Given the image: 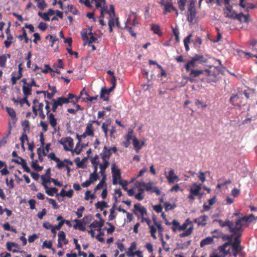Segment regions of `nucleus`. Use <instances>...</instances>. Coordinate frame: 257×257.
<instances>
[{"instance_id":"1","label":"nucleus","mask_w":257,"mask_h":257,"mask_svg":"<svg viewBox=\"0 0 257 257\" xmlns=\"http://www.w3.org/2000/svg\"><path fill=\"white\" fill-rule=\"evenodd\" d=\"M210 70L205 69V74L207 76L208 82H216L220 78V74H224V67L215 66Z\"/></svg>"},{"instance_id":"2","label":"nucleus","mask_w":257,"mask_h":257,"mask_svg":"<svg viewBox=\"0 0 257 257\" xmlns=\"http://www.w3.org/2000/svg\"><path fill=\"white\" fill-rule=\"evenodd\" d=\"M217 221L221 227L227 226L229 232L233 234L237 233V232L238 233V232L243 229L241 228L240 226H238V224L236 225L237 220L236 218L234 220L226 219L225 221H223L221 219H219L217 220Z\"/></svg>"},{"instance_id":"3","label":"nucleus","mask_w":257,"mask_h":257,"mask_svg":"<svg viewBox=\"0 0 257 257\" xmlns=\"http://www.w3.org/2000/svg\"><path fill=\"white\" fill-rule=\"evenodd\" d=\"M244 229L240 230L238 233H234L235 235L234 241L230 244L231 245V249L232 251V255L236 257L238 253L242 249V247L240 245V237L242 234Z\"/></svg>"},{"instance_id":"4","label":"nucleus","mask_w":257,"mask_h":257,"mask_svg":"<svg viewBox=\"0 0 257 257\" xmlns=\"http://www.w3.org/2000/svg\"><path fill=\"white\" fill-rule=\"evenodd\" d=\"M234 216L236 217L237 220L236 225L238 224V226H240L241 228H243L242 222L250 223L255 219V217L252 213L248 215L242 216L240 212H236L233 214L231 218H233Z\"/></svg>"},{"instance_id":"5","label":"nucleus","mask_w":257,"mask_h":257,"mask_svg":"<svg viewBox=\"0 0 257 257\" xmlns=\"http://www.w3.org/2000/svg\"><path fill=\"white\" fill-rule=\"evenodd\" d=\"M187 10L188 11L186 14L187 20L189 22L192 23L196 18L197 14L195 1L194 0H190Z\"/></svg>"},{"instance_id":"6","label":"nucleus","mask_w":257,"mask_h":257,"mask_svg":"<svg viewBox=\"0 0 257 257\" xmlns=\"http://www.w3.org/2000/svg\"><path fill=\"white\" fill-rule=\"evenodd\" d=\"M44 101L46 103L45 108L47 111L46 114L49 123L53 127H55L57 124V119L55 117V115L53 113H50V102L46 99Z\"/></svg>"},{"instance_id":"7","label":"nucleus","mask_w":257,"mask_h":257,"mask_svg":"<svg viewBox=\"0 0 257 257\" xmlns=\"http://www.w3.org/2000/svg\"><path fill=\"white\" fill-rule=\"evenodd\" d=\"M201 189V185H197L196 183H193L189 189V194L188 198L193 201L195 199V196L201 195L200 190Z\"/></svg>"},{"instance_id":"8","label":"nucleus","mask_w":257,"mask_h":257,"mask_svg":"<svg viewBox=\"0 0 257 257\" xmlns=\"http://www.w3.org/2000/svg\"><path fill=\"white\" fill-rule=\"evenodd\" d=\"M58 142L63 146L64 149L66 151H71L72 148L73 147V139L70 137L62 138L58 141Z\"/></svg>"},{"instance_id":"9","label":"nucleus","mask_w":257,"mask_h":257,"mask_svg":"<svg viewBox=\"0 0 257 257\" xmlns=\"http://www.w3.org/2000/svg\"><path fill=\"white\" fill-rule=\"evenodd\" d=\"M166 178L169 184H172L175 182H178L179 181V178L175 174L174 170L171 169L166 175Z\"/></svg>"},{"instance_id":"10","label":"nucleus","mask_w":257,"mask_h":257,"mask_svg":"<svg viewBox=\"0 0 257 257\" xmlns=\"http://www.w3.org/2000/svg\"><path fill=\"white\" fill-rule=\"evenodd\" d=\"M135 215L138 216V212H140L142 217H144L147 213L146 208L144 206H141L140 204H136L134 205V209L133 210Z\"/></svg>"},{"instance_id":"11","label":"nucleus","mask_w":257,"mask_h":257,"mask_svg":"<svg viewBox=\"0 0 257 257\" xmlns=\"http://www.w3.org/2000/svg\"><path fill=\"white\" fill-rule=\"evenodd\" d=\"M112 155L110 150H109L106 146H104L103 148V152L100 154L101 158L103 162H108V159Z\"/></svg>"},{"instance_id":"12","label":"nucleus","mask_w":257,"mask_h":257,"mask_svg":"<svg viewBox=\"0 0 257 257\" xmlns=\"http://www.w3.org/2000/svg\"><path fill=\"white\" fill-rule=\"evenodd\" d=\"M48 88L49 89L52 90V93H50L47 91H44V92H42V93H43L45 97H47L48 99H53V96L55 94V93L57 92L56 88L54 86H51L50 85H48Z\"/></svg>"},{"instance_id":"13","label":"nucleus","mask_w":257,"mask_h":257,"mask_svg":"<svg viewBox=\"0 0 257 257\" xmlns=\"http://www.w3.org/2000/svg\"><path fill=\"white\" fill-rule=\"evenodd\" d=\"M139 23L136 21V19H135L133 20V23L132 24V26H130L127 25V23L125 24V29H126L127 31L130 33V34L134 37H136V34L135 33V27L138 25Z\"/></svg>"},{"instance_id":"14","label":"nucleus","mask_w":257,"mask_h":257,"mask_svg":"<svg viewBox=\"0 0 257 257\" xmlns=\"http://www.w3.org/2000/svg\"><path fill=\"white\" fill-rule=\"evenodd\" d=\"M207 218L208 216L206 215L200 216L198 218L194 219L193 221L194 223H197L198 226H204L206 225V221Z\"/></svg>"},{"instance_id":"15","label":"nucleus","mask_w":257,"mask_h":257,"mask_svg":"<svg viewBox=\"0 0 257 257\" xmlns=\"http://www.w3.org/2000/svg\"><path fill=\"white\" fill-rule=\"evenodd\" d=\"M230 0H216V3L217 6H221L222 4H224L225 6V9L228 12H231V10L232 9V6L229 5Z\"/></svg>"},{"instance_id":"16","label":"nucleus","mask_w":257,"mask_h":257,"mask_svg":"<svg viewBox=\"0 0 257 257\" xmlns=\"http://www.w3.org/2000/svg\"><path fill=\"white\" fill-rule=\"evenodd\" d=\"M238 18L236 20L239 21L240 23H248L249 21V15H244L243 13L240 12L237 14Z\"/></svg>"},{"instance_id":"17","label":"nucleus","mask_w":257,"mask_h":257,"mask_svg":"<svg viewBox=\"0 0 257 257\" xmlns=\"http://www.w3.org/2000/svg\"><path fill=\"white\" fill-rule=\"evenodd\" d=\"M113 89H110V87L108 89H105V88H102L100 94V97L104 101H108L109 100L108 96L105 97V94H109V93L112 91Z\"/></svg>"},{"instance_id":"18","label":"nucleus","mask_w":257,"mask_h":257,"mask_svg":"<svg viewBox=\"0 0 257 257\" xmlns=\"http://www.w3.org/2000/svg\"><path fill=\"white\" fill-rule=\"evenodd\" d=\"M196 62L197 61L194 60L193 57H192L190 61H188L185 65L186 71H189L190 70L195 68L196 66Z\"/></svg>"},{"instance_id":"19","label":"nucleus","mask_w":257,"mask_h":257,"mask_svg":"<svg viewBox=\"0 0 257 257\" xmlns=\"http://www.w3.org/2000/svg\"><path fill=\"white\" fill-rule=\"evenodd\" d=\"M111 173H112V176H115L116 177L118 178V179H121V172L119 169L116 167L115 164L114 163L111 166Z\"/></svg>"},{"instance_id":"20","label":"nucleus","mask_w":257,"mask_h":257,"mask_svg":"<svg viewBox=\"0 0 257 257\" xmlns=\"http://www.w3.org/2000/svg\"><path fill=\"white\" fill-rule=\"evenodd\" d=\"M189 76L190 77H196L201 74H205V70H195L194 69L190 70Z\"/></svg>"},{"instance_id":"21","label":"nucleus","mask_w":257,"mask_h":257,"mask_svg":"<svg viewBox=\"0 0 257 257\" xmlns=\"http://www.w3.org/2000/svg\"><path fill=\"white\" fill-rule=\"evenodd\" d=\"M214 237H215V236H213L212 237H207L202 240L200 243V247H203L205 245L212 243L213 242Z\"/></svg>"},{"instance_id":"22","label":"nucleus","mask_w":257,"mask_h":257,"mask_svg":"<svg viewBox=\"0 0 257 257\" xmlns=\"http://www.w3.org/2000/svg\"><path fill=\"white\" fill-rule=\"evenodd\" d=\"M173 10H176V8L173 6L172 3H168L164 6L163 14L166 15L167 13H170Z\"/></svg>"},{"instance_id":"23","label":"nucleus","mask_w":257,"mask_h":257,"mask_svg":"<svg viewBox=\"0 0 257 257\" xmlns=\"http://www.w3.org/2000/svg\"><path fill=\"white\" fill-rule=\"evenodd\" d=\"M85 132L86 134L88 135V136H94V130L92 123H88L86 124V127Z\"/></svg>"},{"instance_id":"24","label":"nucleus","mask_w":257,"mask_h":257,"mask_svg":"<svg viewBox=\"0 0 257 257\" xmlns=\"http://www.w3.org/2000/svg\"><path fill=\"white\" fill-rule=\"evenodd\" d=\"M22 91L24 96L29 97L32 94V89L29 85L27 86L23 85Z\"/></svg>"},{"instance_id":"25","label":"nucleus","mask_w":257,"mask_h":257,"mask_svg":"<svg viewBox=\"0 0 257 257\" xmlns=\"http://www.w3.org/2000/svg\"><path fill=\"white\" fill-rule=\"evenodd\" d=\"M70 102L66 97L61 96L55 99V102L59 106H62L63 104L68 103Z\"/></svg>"},{"instance_id":"26","label":"nucleus","mask_w":257,"mask_h":257,"mask_svg":"<svg viewBox=\"0 0 257 257\" xmlns=\"http://www.w3.org/2000/svg\"><path fill=\"white\" fill-rule=\"evenodd\" d=\"M106 175H103L102 177L101 180L100 181L99 183L96 186V187L94 189V192H96L97 190H99L102 187L105 185L106 186L105 184V181H106Z\"/></svg>"},{"instance_id":"27","label":"nucleus","mask_w":257,"mask_h":257,"mask_svg":"<svg viewBox=\"0 0 257 257\" xmlns=\"http://www.w3.org/2000/svg\"><path fill=\"white\" fill-rule=\"evenodd\" d=\"M7 112L12 118L13 122L15 123L17 120V118L16 117V113L14 109L12 108L7 107Z\"/></svg>"},{"instance_id":"28","label":"nucleus","mask_w":257,"mask_h":257,"mask_svg":"<svg viewBox=\"0 0 257 257\" xmlns=\"http://www.w3.org/2000/svg\"><path fill=\"white\" fill-rule=\"evenodd\" d=\"M193 57L195 60L201 63H206L207 62V59L204 57L202 55L195 54Z\"/></svg>"},{"instance_id":"29","label":"nucleus","mask_w":257,"mask_h":257,"mask_svg":"<svg viewBox=\"0 0 257 257\" xmlns=\"http://www.w3.org/2000/svg\"><path fill=\"white\" fill-rule=\"evenodd\" d=\"M95 206L96 209H99L100 210H102L104 208L108 207L107 203L104 201H98L95 203Z\"/></svg>"},{"instance_id":"30","label":"nucleus","mask_w":257,"mask_h":257,"mask_svg":"<svg viewBox=\"0 0 257 257\" xmlns=\"http://www.w3.org/2000/svg\"><path fill=\"white\" fill-rule=\"evenodd\" d=\"M103 164H100L99 165V168L100 169V173L101 175V176L103 177V175H105V169L108 167L109 166V162H103Z\"/></svg>"},{"instance_id":"31","label":"nucleus","mask_w":257,"mask_h":257,"mask_svg":"<svg viewBox=\"0 0 257 257\" xmlns=\"http://www.w3.org/2000/svg\"><path fill=\"white\" fill-rule=\"evenodd\" d=\"M58 241H64V244L68 243V241L66 239V235L63 231H60L58 234Z\"/></svg>"},{"instance_id":"32","label":"nucleus","mask_w":257,"mask_h":257,"mask_svg":"<svg viewBox=\"0 0 257 257\" xmlns=\"http://www.w3.org/2000/svg\"><path fill=\"white\" fill-rule=\"evenodd\" d=\"M239 99V96L237 94H232L229 99V102L233 106H240L236 101Z\"/></svg>"},{"instance_id":"33","label":"nucleus","mask_w":257,"mask_h":257,"mask_svg":"<svg viewBox=\"0 0 257 257\" xmlns=\"http://www.w3.org/2000/svg\"><path fill=\"white\" fill-rule=\"evenodd\" d=\"M73 228L75 229L78 228L80 230L84 231L86 230V228L84 223L82 220H80V222H77L74 224Z\"/></svg>"},{"instance_id":"34","label":"nucleus","mask_w":257,"mask_h":257,"mask_svg":"<svg viewBox=\"0 0 257 257\" xmlns=\"http://www.w3.org/2000/svg\"><path fill=\"white\" fill-rule=\"evenodd\" d=\"M13 39V36L12 34L7 35V40L4 42L5 46L7 48H9L11 46L13 43L12 41Z\"/></svg>"},{"instance_id":"35","label":"nucleus","mask_w":257,"mask_h":257,"mask_svg":"<svg viewBox=\"0 0 257 257\" xmlns=\"http://www.w3.org/2000/svg\"><path fill=\"white\" fill-rule=\"evenodd\" d=\"M151 29L153 31L155 34H158L159 36H162V33L160 32V27L159 25L152 24L151 25Z\"/></svg>"},{"instance_id":"36","label":"nucleus","mask_w":257,"mask_h":257,"mask_svg":"<svg viewBox=\"0 0 257 257\" xmlns=\"http://www.w3.org/2000/svg\"><path fill=\"white\" fill-rule=\"evenodd\" d=\"M31 167L37 172H40L43 170V167L40 166L38 164L37 160H35V161H32L31 164Z\"/></svg>"},{"instance_id":"37","label":"nucleus","mask_w":257,"mask_h":257,"mask_svg":"<svg viewBox=\"0 0 257 257\" xmlns=\"http://www.w3.org/2000/svg\"><path fill=\"white\" fill-rule=\"evenodd\" d=\"M45 189H46L45 192H46V194L50 196H53L54 195V194L55 193H56L58 190V188H57L56 187L49 188L48 187V188Z\"/></svg>"},{"instance_id":"38","label":"nucleus","mask_w":257,"mask_h":257,"mask_svg":"<svg viewBox=\"0 0 257 257\" xmlns=\"http://www.w3.org/2000/svg\"><path fill=\"white\" fill-rule=\"evenodd\" d=\"M187 2V0H177L178 8L182 12L185 10Z\"/></svg>"},{"instance_id":"39","label":"nucleus","mask_w":257,"mask_h":257,"mask_svg":"<svg viewBox=\"0 0 257 257\" xmlns=\"http://www.w3.org/2000/svg\"><path fill=\"white\" fill-rule=\"evenodd\" d=\"M35 1L36 2H37V6L39 8V9H40L41 10H43L48 6L45 0H35Z\"/></svg>"},{"instance_id":"40","label":"nucleus","mask_w":257,"mask_h":257,"mask_svg":"<svg viewBox=\"0 0 257 257\" xmlns=\"http://www.w3.org/2000/svg\"><path fill=\"white\" fill-rule=\"evenodd\" d=\"M140 142L139 140L137 139L136 137H134L133 138V145L134 148L137 153H139V150L141 149L142 146H140Z\"/></svg>"},{"instance_id":"41","label":"nucleus","mask_w":257,"mask_h":257,"mask_svg":"<svg viewBox=\"0 0 257 257\" xmlns=\"http://www.w3.org/2000/svg\"><path fill=\"white\" fill-rule=\"evenodd\" d=\"M7 61V55H0V67L5 68L6 67V63Z\"/></svg>"},{"instance_id":"42","label":"nucleus","mask_w":257,"mask_h":257,"mask_svg":"<svg viewBox=\"0 0 257 257\" xmlns=\"http://www.w3.org/2000/svg\"><path fill=\"white\" fill-rule=\"evenodd\" d=\"M233 235H234V234L233 233L232 234H229V235L223 234L221 236V237L223 240H227L228 242H227L226 243H229V244L230 245V244L233 242L232 238H233Z\"/></svg>"},{"instance_id":"43","label":"nucleus","mask_w":257,"mask_h":257,"mask_svg":"<svg viewBox=\"0 0 257 257\" xmlns=\"http://www.w3.org/2000/svg\"><path fill=\"white\" fill-rule=\"evenodd\" d=\"M41 179L42 180V184L44 187L45 189L48 188V186L47 185V183L48 182H50V179L47 178L46 176H45L44 175H42Z\"/></svg>"},{"instance_id":"44","label":"nucleus","mask_w":257,"mask_h":257,"mask_svg":"<svg viewBox=\"0 0 257 257\" xmlns=\"http://www.w3.org/2000/svg\"><path fill=\"white\" fill-rule=\"evenodd\" d=\"M89 227L96 229L97 230L100 231L101 227H100L98 221L95 220L92 223L89 225Z\"/></svg>"},{"instance_id":"45","label":"nucleus","mask_w":257,"mask_h":257,"mask_svg":"<svg viewBox=\"0 0 257 257\" xmlns=\"http://www.w3.org/2000/svg\"><path fill=\"white\" fill-rule=\"evenodd\" d=\"M93 219V217L91 215H88L85 216L82 219L84 225L89 223Z\"/></svg>"},{"instance_id":"46","label":"nucleus","mask_w":257,"mask_h":257,"mask_svg":"<svg viewBox=\"0 0 257 257\" xmlns=\"http://www.w3.org/2000/svg\"><path fill=\"white\" fill-rule=\"evenodd\" d=\"M45 67H47L48 68V69L47 70H42V72L44 73H47L48 72V71H50L51 72H55L59 74H60V71L59 70H57V69L55 70H53L52 68H51V67L48 64H45Z\"/></svg>"},{"instance_id":"47","label":"nucleus","mask_w":257,"mask_h":257,"mask_svg":"<svg viewBox=\"0 0 257 257\" xmlns=\"http://www.w3.org/2000/svg\"><path fill=\"white\" fill-rule=\"evenodd\" d=\"M47 200L49 201V202L52 205L53 208L54 209H58L59 208V205L57 204L56 201L52 198H47Z\"/></svg>"},{"instance_id":"48","label":"nucleus","mask_w":257,"mask_h":257,"mask_svg":"<svg viewBox=\"0 0 257 257\" xmlns=\"http://www.w3.org/2000/svg\"><path fill=\"white\" fill-rule=\"evenodd\" d=\"M28 96H24L23 98L20 99L19 102L21 106H23L24 103H26L28 106H30V103L28 100Z\"/></svg>"},{"instance_id":"49","label":"nucleus","mask_w":257,"mask_h":257,"mask_svg":"<svg viewBox=\"0 0 257 257\" xmlns=\"http://www.w3.org/2000/svg\"><path fill=\"white\" fill-rule=\"evenodd\" d=\"M229 245H230L229 244V243H226L225 242L222 245L220 246H219V248H220V251L224 252L225 254L226 255H227L229 253V249H228V250H226V248L228 246H229Z\"/></svg>"},{"instance_id":"50","label":"nucleus","mask_w":257,"mask_h":257,"mask_svg":"<svg viewBox=\"0 0 257 257\" xmlns=\"http://www.w3.org/2000/svg\"><path fill=\"white\" fill-rule=\"evenodd\" d=\"M99 178L98 174H95V173H91L90 175L89 180L91 182V183H93L95 181H96Z\"/></svg>"},{"instance_id":"51","label":"nucleus","mask_w":257,"mask_h":257,"mask_svg":"<svg viewBox=\"0 0 257 257\" xmlns=\"http://www.w3.org/2000/svg\"><path fill=\"white\" fill-rule=\"evenodd\" d=\"M176 205H172L169 202H166L164 203V207L166 211L172 210L174 209L175 207H176Z\"/></svg>"},{"instance_id":"52","label":"nucleus","mask_w":257,"mask_h":257,"mask_svg":"<svg viewBox=\"0 0 257 257\" xmlns=\"http://www.w3.org/2000/svg\"><path fill=\"white\" fill-rule=\"evenodd\" d=\"M237 14H238L235 13V12H231V11L230 12H229L228 13H227L225 17L230 19L236 20V18H238Z\"/></svg>"},{"instance_id":"53","label":"nucleus","mask_w":257,"mask_h":257,"mask_svg":"<svg viewBox=\"0 0 257 257\" xmlns=\"http://www.w3.org/2000/svg\"><path fill=\"white\" fill-rule=\"evenodd\" d=\"M38 15L41 17L44 20L46 21H49L50 19L49 16L47 13H42V12H38Z\"/></svg>"},{"instance_id":"54","label":"nucleus","mask_w":257,"mask_h":257,"mask_svg":"<svg viewBox=\"0 0 257 257\" xmlns=\"http://www.w3.org/2000/svg\"><path fill=\"white\" fill-rule=\"evenodd\" d=\"M119 181L118 182V184L122 186V189L126 191L127 190V185H128V182L126 180H121L119 179Z\"/></svg>"},{"instance_id":"55","label":"nucleus","mask_w":257,"mask_h":257,"mask_svg":"<svg viewBox=\"0 0 257 257\" xmlns=\"http://www.w3.org/2000/svg\"><path fill=\"white\" fill-rule=\"evenodd\" d=\"M22 126H24V132H26L27 131H30V125L29 121L28 120H25L22 124Z\"/></svg>"},{"instance_id":"56","label":"nucleus","mask_w":257,"mask_h":257,"mask_svg":"<svg viewBox=\"0 0 257 257\" xmlns=\"http://www.w3.org/2000/svg\"><path fill=\"white\" fill-rule=\"evenodd\" d=\"M110 82L112 84V86L110 87V89H114L116 84V78L115 76L110 77L109 79Z\"/></svg>"},{"instance_id":"57","label":"nucleus","mask_w":257,"mask_h":257,"mask_svg":"<svg viewBox=\"0 0 257 257\" xmlns=\"http://www.w3.org/2000/svg\"><path fill=\"white\" fill-rule=\"evenodd\" d=\"M172 230L174 232H176L177 231V230L178 229V228L179 227V226L180 225L179 223L176 220L174 219L173 220V221L172 222Z\"/></svg>"},{"instance_id":"58","label":"nucleus","mask_w":257,"mask_h":257,"mask_svg":"<svg viewBox=\"0 0 257 257\" xmlns=\"http://www.w3.org/2000/svg\"><path fill=\"white\" fill-rule=\"evenodd\" d=\"M126 255L128 256L134 257L135 255H137L138 257H143L141 251L137 250L135 252H132V254H130L129 252H126Z\"/></svg>"},{"instance_id":"59","label":"nucleus","mask_w":257,"mask_h":257,"mask_svg":"<svg viewBox=\"0 0 257 257\" xmlns=\"http://www.w3.org/2000/svg\"><path fill=\"white\" fill-rule=\"evenodd\" d=\"M89 35H90V36L88 38V40H87V41L88 42L89 44L95 43L97 40V38L93 35L91 32L89 33Z\"/></svg>"},{"instance_id":"60","label":"nucleus","mask_w":257,"mask_h":257,"mask_svg":"<svg viewBox=\"0 0 257 257\" xmlns=\"http://www.w3.org/2000/svg\"><path fill=\"white\" fill-rule=\"evenodd\" d=\"M149 227H150V232H151V236L153 237V238L156 239L157 238V236L156 235V231H157L156 228L153 225H150V226H149Z\"/></svg>"},{"instance_id":"61","label":"nucleus","mask_w":257,"mask_h":257,"mask_svg":"<svg viewBox=\"0 0 257 257\" xmlns=\"http://www.w3.org/2000/svg\"><path fill=\"white\" fill-rule=\"evenodd\" d=\"M84 207L81 206L77 209V211L75 212V214L78 218H81L82 216V212L84 210Z\"/></svg>"},{"instance_id":"62","label":"nucleus","mask_w":257,"mask_h":257,"mask_svg":"<svg viewBox=\"0 0 257 257\" xmlns=\"http://www.w3.org/2000/svg\"><path fill=\"white\" fill-rule=\"evenodd\" d=\"M48 157L55 162H59V158L57 157L54 152H51L48 155Z\"/></svg>"},{"instance_id":"63","label":"nucleus","mask_w":257,"mask_h":257,"mask_svg":"<svg viewBox=\"0 0 257 257\" xmlns=\"http://www.w3.org/2000/svg\"><path fill=\"white\" fill-rule=\"evenodd\" d=\"M47 27L48 26L47 24L42 22H40L39 25L38 26V28L42 31H45L47 29Z\"/></svg>"},{"instance_id":"64","label":"nucleus","mask_w":257,"mask_h":257,"mask_svg":"<svg viewBox=\"0 0 257 257\" xmlns=\"http://www.w3.org/2000/svg\"><path fill=\"white\" fill-rule=\"evenodd\" d=\"M47 213V211L45 208H43L41 211L37 213V216L40 219H42L43 218L44 216H45Z\"/></svg>"}]
</instances>
